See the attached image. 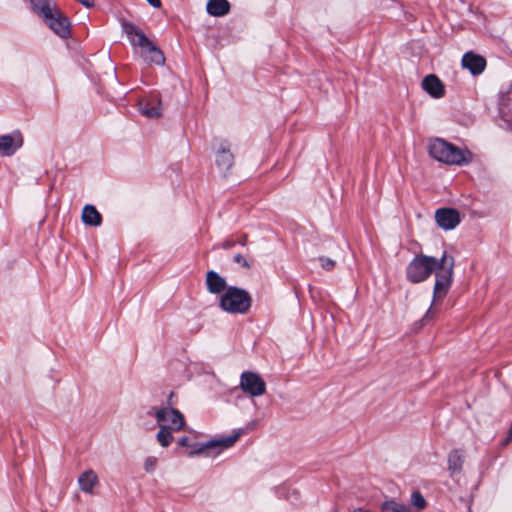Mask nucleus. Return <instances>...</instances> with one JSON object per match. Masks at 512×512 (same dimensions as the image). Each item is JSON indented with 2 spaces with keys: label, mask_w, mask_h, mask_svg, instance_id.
<instances>
[{
  "label": "nucleus",
  "mask_w": 512,
  "mask_h": 512,
  "mask_svg": "<svg viewBox=\"0 0 512 512\" xmlns=\"http://www.w3.org/2000/svg\"><path fill=\"white\" fill-rule=\"evenodd\" d=\"M454 258L444 252L440 259L426 255H417L406 268V277L411 283L425 281L435 273L433 302H440L447 295L453 280Z\"/></svg>",
  "instance_id": "nucleus-1"
},
{
  "label": "nucleus",
  "mask_w": 512,
  "mask_h": 512,
  "mask_svg": "<svg viewBox=\"0 0 512 512\" xmlns=\"http://www.w3.org/2000/svg\"><path fill=\"white\" fill-rule=\"evenodd\" d=\"M148 414L155 417L159 426L156 438L162 447L169 446L174 439L173 433L184 428L185 418L183 414L173 407L152 408Z\"/></svg>",
  "instance_id": "nucleus-2"
},
{
  "label": "nucleus",
  "mask_w": 512,
  "mask_h": 512,
  "mask_svg": "<svg viewBox=\"0 0 512 512\" xmlns=\"http://www.w3.org/2000/svg\"><path fill=\"white\" fill-rule=\"evenodd\" d=\"M428 151L432 158L448 165L462 166L472 161L469 150L461 149L440 138L430 141Z\"/></svg>",
  "instance_id": "nucleus-3"
},
{
  "label": "nucleus",
  "mask_w": 512,
  "mask_h": 512,
  "mask_svg": "<svg viewBox=\"0 0 512 512\" xmlns=\"http://www.w3.org/2000/svg\"><path fill=\"white\" fill-rule=\"evenodd\" d=\"M252 305V298L248 291L235 286L228 287L221 295L219 306L230 314H246Z\"/></svg>",
  "instance_id": "nucleus-4"
},
{
  "label": "nucleus",
  "mask_w": 512,
  "mask_h": 512,
  "mask_svg": "<svg viewBox=\"0 0 512 512\" xmlns=\"http://www.w3.org/2000/svg\"><path fill=\"white\" fill-rule=\"evenodd\" d=\"M240 434H241L240 432H237L234 435L224 437V438H221L218 440H211V441H208V442L202 443V444H199V443L192 444V443H190L189 438L184 436L179 439L178 444L181 447L193 448L192 450L187 452V455L189 457H193L195 455H200V454H204V453H206V455L209 456V455H211L209 452L210 450L219 448V451L217 452V453H219L222 449L229 448V447L233 446L235 444V442L239 439Z\"/></svg>",
  "instance_id": "nucleus-5"
},
{
  "label": "nucleus",
  "mask_w": 512,
  "mask_h": 512,
  "mask_svg": "<svg viewBox=\"0 0 512 512\" xmlns=\"http://www.w3.org/2000/svg\"><path fill=\"white\" fill-rule=\"evenodd\" d=\"M240 388L251 397L262 396L266 392V383L257 373L246 371L240 376Z\"/></svg>",
  "instance_id": "nucleus-6"
},
{
  "label": "nucleus",
  "mask_w": 512,
  "mask_h": 512,
  "mask_svg": "<svg viewBox=\"0 0 512 512\" xmlns=\"http://www.w3.org/2000/svg\"><path fill=\"white\" fill-rule=\"evenodd\" d=\"M43 21L59 37L67 38L70 36V22L58 8H56Z\"/></svg>",
  "instance_id": "nucleus-7"
},
{
  "label": "nucleus",
  "mask_w": 512,
  "mask_h": 512,
  "mask_svg": "<svg viewBox=\"0 0 512 512\" xmlns=\"http://www.w3.org/2000/svg\"><path fill=\"white\" fill-rule=\"evenodd\" d=\"M23 135L19 130L0 136V155L10 157L23 146Z\"/></svg>",
  "instance_id": "nucleus-8"
},
{
  "label": "nucleus",
  "mask_w": 512,
  "mask_h": 512,
  "mask_svg": "<svg viewBox=\"0 0 512 512\" xmlns=\"http://www.w3.org/2000/svg\"><path fill=\"white\" fill-rule=\"evenodd\" d=\"M435 220L443 230H451L460 223V215L453 208H440L435 212Z\"/></svg>",
  "instance_id": "nucleus-9"
},
{
  "label": "nucleus",
  "mask_w": 512,
  "mask_h": 512,
  "mask_svg": "<svg viewBox=\"0 0 512 512\" xmlns=\"http://www.w3.org/2000/svg\"><path fill=\"white\" fill-rule=\"evenodd\" d=\"M122 26L133 46H138L144 51L152 43L136 25L124 22Z\"/></svg>",
  "instance_id": "nucleus-10"
},
{
  "label": "nucleus",
  "mask_w": 512,
  "mask_h": 512,
  "mask_svg": "<svg viewBox=\"0 0 512 512\" xmlns=\"http://www.w3.org/2000/svg\"><path fill=\"white\" fill-rule=\"evenodd\" d=\"M421 86L433 98H442L445 94L443 82L434 74L424 77Z\"/></svg>",
  "instance_id": "nucleus-11"
},
{
  "label": "nucleus",
  "mask_w": 512,
  "mask_h": 512,
  "mask_svg": "<svg viewBox=\"0 0 512 512\" xmlns=\"http://www.w3.org/2000/svg\"><path fill=\"white\" fill-rule=\"evenodd\" d=\"M462 66L468 69L473 75H479L486 67V60L481 55L467 52L462 58Z\"/></svg>",
  "instance_id": "nucleus-12"
},
{
  "label": "nucleus",
  "mask_w": 512,
  "mask_h": 512,
  "mask_svg": "<svg viewBox=\"0 0 512 512\" xmlns=\"http://www.w3.org/2000/svg\"><path fill=\"white\" fill-rule=\"evenodd\" d=\"M98 484V476L92 469L85 470L78 477L79 488L84 493L94 494V489Z\"/></svg>",
  "instance_id": "nucleus-13"
},
{
  "label": "nucleus",
  "mask_w": 512,
  "mask_h": 512,
  "mask_svg": "<svg viewBox=\"0 0 512 512\" xmlns=\"http://www.w3.org/2000/svg\"><path fill=\"white\" fill-rule=\"evenodd\" d=\"M140 112L148 118L161 116V102L157 98H144L139 102Z\"/></svg>",
  "instance_id": "nucleus-14"
},
{
  "label": "nucleus",
  "mask_w": 512,
  "mask_h": 512,
  "mask_svg": "<svg viewBox=\"0 0 512 512\" xmlns=\"http://www.w3.org/2000/svg\"><path fill=\"white\" fill-rule=\"evenodd\" d=\"M207 289L212 294L224 293L226 287L225 279L215 271H208L206 274Z\"/></svg>",
  "instance_id": "nucleus-15"
},
{
  "label": "nucleus",
  "mask_w": 512,
  "mask_h": 512,
  "mask_svg": "<svg viewBox=\"0 0 512 512\" xmlns=\"http://www.w3.org/2000/svg\"><path fill=\"white\" fill-rule=\"evenodd\" d=\"M31 6L43 20L58 8L53 0H31Z\"/></svg>",
  "instance_id": "nucleus-16"
},
{
  "label": "nucleus",
  "mask_w": 512,
  "mask_h": 512,
  "mask_svg": "<svg viewBox=\"0 0 512 512\" xmlns=\"http://www.w3.org/2000/svg\"><path fill=\"white\" fill-rule=\"evenodd\" d=\"M206 9L211 16L221 17L229 13L230 3L228 0H209Z\"/></svg>",
  "instance_id": "nucleus-17"
},
{
  "label": "nucleus",
  "mask_w": 512,
  "mask_h": 512,
  "mask_svg": "<svg viewBox=\"0 0 512 512\" xmlns=\"http://www.w3.org/2000/svg\"><path fill=\"white\" fill-rule=\"evenodd\" d=\"M84 224L89 226H99L102 222V216L93 205H85L81 215Z\"/></svg>",
  "instance_id": "nucleus-18"
},
{
  "label": "nucleus",
  "mask_w": 512,
  "mask_h": 512,
  "mask_svg": "<svg viewBox=\"0 0 512 512\" xmlns=\"http://www.w3.org/2000/svg\"><path fill=\"white\" fill-rule=\"evenodd\" d=\"M233 160H234V157H233L232 153L229 151V149L224 144H222L218 151V154L216 156L217 166L221 170L227 171L232 167Z\"/></svg>",
  "instance_id": "nucleus-19"
},
{
  "label": "nucleus",
  "mask_w": 512,
  "mask_h": 512,
  "mask_svg": "<svg viewBox=\"0 0 512 512\" xmlns=\"http://www.w3.org/2000/svg\"><path fill=\"white\" fill-rule=\"evenodd\" d=\"M464 455L460 450H452L448 455V470L452 475L459 474L462 470Z\"/></svg>",
  "instance_id": "nucleus-20"
},
{
  "label": "nucleus",
  "mask_w": 512,
  "mask_h": 512,
  "mask_svg": "<svg viewBox=\"0 0 512 512\" xmlns=\"http://www.w3.org/2000/svg\"><path fill=\"white\" fill-rule=\"evenodd\" d=\"M143 56L150 63H154L156 65H162L165 62V57L160 49H158L153 43L150 44L144 51H142Z\"/></svg>",
  "instance_id": "nucleus-21"
},
{
  "label": "nucleus",
  "mask_w": 512,
  "mask_h": 512,
  "mask_svg": "<svg viewBox=\"0 0 512 512\" xmlns=\"http://www.w3.org/2000/svg\"><path fill=\"white\" fill-rule=\"evenodd\" d=\"M381 512H412L411 509L395 501H387L382 504Z\"/></svg>",
  "instance_id": "nucleus-22"
},
{
  "label": "nucleus",
  "mask_w": 512,
  "mask_h": 512,
  "mask_svg": "<svg viewBox=\"0 0 512 512\" xmlns=\"http://www.w3.org/2000/svg\"><path fill=\"white\" fill-rule=\"evenodd\" d=\"M411 504L419 511L425 509L427 502L419 491H414L411 495Z\"/></svg>",
  "instance_id": "nucleus-23"
},
{
  "label": "nucleus",
  "mask_w": 512,
  "mask_h": 512,
  "mask_svg": "<svg viewBox=\"0 0 512 512\" xmlns=\"http://www.w3.org/2000/svg\"><path fill=\"white\" fill-rule=\"evenodd\" d=\"M157 464V458L150 456L145 459L144 469L146 472H152Z\"/></svg>",
  "instance_id": "nucleus-24"
},
{
  "label": "nucleus",
  "mask_w": 512,
  "mask_h": 512,
  "mask_svg": "<svg viewBox=\"0 0 512 512\" xmlns=\"http://www.w3.org/2000/svg\"><path fill=\"white\" fill-rule=\"evenodd\" d=\"M319 261H320L322 268L325 270L330 271L335 267V261L328 257H320Z\"/></svg>",
  "instance_id": "nucleus-25"
},
{
  "label": "nucleus",
  "mask_w": 512,
  "mask_h": 512,
  "mask_svg": "<svg viewBox=\"0 0 512 512\" xmlns=\"http://www.w3.org/2000/svg\"><path fill=\"white\" fill-rule=\"evenodd\" d=\"M233 260L235 263L241 265L242 267L246 268V269H249L250 268V264L249 262L246 260V258L244 256H242L241 254H236L234 257H233Z\"/></svg>",
  "instance_id": "nucleus-26"
},
{
  "label": "nucleus",
  "mask_w": 512,
  "mask_h": 512,
  "mask_svg": "<svg viewBox=\"0 0 512 512\" xmlns=\"http://www.w3.org/2000/svg\"><path fill=\"white\" fill-rule=\"evenodd\" d=\"M438 302H436L437 304ZM433 305H435V303L432 301V305L431 307L427 310L426 314L424 315L422 321L423 322H428L430 320H432L435 315H436V309L433 307Z\"/></svg>",
  "instance_id": "nucleus-27"
},
{
  "label": "nucleus",
  "mask_w": 512,
  "mask_h": 512,
  "mask_svg": "<svg viewBox=\"0 0 512 512\" xmlns=\"http://www.w3.org/2000/svg\"><path fill=\"white\" fill-rule=\"evenodd\" d=\"M81 4H83L85 7H92L94 2L93 0H78Z\"/></svg>",
  "instance_id": "nucleus-28"
},
{
  "label": "nucleus",
  "mask_w": 512,
  "mask_h": 512,
  "mask_svg": "<svg viewBox=\"0 0 512 512\" xmlns=\"http://www.w3.org/2000/svg\"><path fill=\"white\" fill-rule=\"evenodd\" d=\"M148 3L155 7V8H159L161 6V1L160 0H147Z\"/></svg>",
  "instance_id": "nucleus-29"
},
{
  "label": "nucleus",
  "mask_w": 512,
  "mask_h": 512,
  "mask_svg": "<svg viewBox=\"0 0 512 512\" xmlns=\"http://www.w3.org/2000/svg\"><path fill=\"white\" fill-rule=\"evenodd\" d=\"M233 245H234V243H233V242H231V241H225V242L223 243V248H224V249H229V248H231Z\"/></svg>",
  "instance_id": "nucleus-30"
},
{
  "label": "nucleus",
  "mask_w": 512,
  "mask_h": 512,
  "mask_svg": "<svg viewBox=\"0 0 512 512\" xmlns=\"http://www.w3.org/2000/svg\"><path fill=\"white\" fill-rule=\"evenodd\" d=\"M173 396H174V393L171 392L169 397H168V406L167 407H171L172 405V400H173Z\"/></svg>",
  "instance_id": "nucleus-31"
},
{
  "label": "nucleus",
  "mask_w": 512,
  "mask_h": 512,
  "mask_svg": "<svg viewBox=\"0 0 512 512\" xmlns=\"http://www.w3.org/2000/svg\"><path fill=\"white\" fill-rule=\"evenodd\" d=\"M239 242L241 245L245 246L247 242V235H244Z\"/></svg>",
  "instance_id": "nucleus-32"
}]
</instances>
